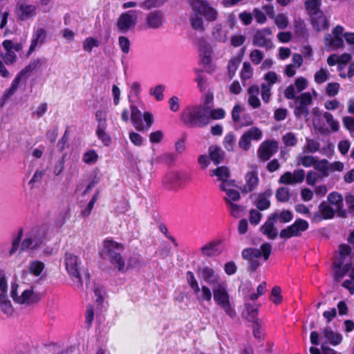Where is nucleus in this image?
<instances>
[{
    "label": "nucleus",
    "instance_id": "72a5a7b5",
    "mask_svg": "<svg viewBox=\"0 0 354 354\" xmlns=\"http://www.w3.org/2000/svg\"><path fill=\"white\" fill-rule=\"evenodd\" d=\"M209 175L211 176L217 177V180L221 181V183L234 181L233 180L229 179L230 175V171L227 167L224 166L218 167L215 169L210 170Z\"/></svg>",
    "mask_w": 354,
    "mask_h": 354
},
{
    "label": "nucleus",
    "instance_id": "412c9836",
    "mask_svg": "<svg viewBox=\"0 0 354 354\" xmlns=\"http://www.w3.org/2000/svg\"><path fill=\"white\" fill-rule=\"evenodd\" d=\"M278 149V144L275 140H266L263 142L259 147L258 156L262 160H268Z\"/></svg>",
    "mask_w": 354,
    "mask_h": 354
},
{
    "label": "nucleus",
    "instance_id": "c03bdc74",
    "mask_svg": "<svg viewBox=\"0 0 354 354\" xmlns=\"http://www.w3.org/2000/svg\"><path fill=\"white\" fill-rule=\"evenodd\" d=\"M44 268V263L37 260L30 262L28 266L30 272L36 277L39 276L42 273Z\"/></svg>",
    "mask_w": 354,
    "mask_h": 354
},
{
    "label": "nucleus",
    "instance_id": "58836bf2",
    "mask_svg": "<svg viewBox=\"0 0 354 354\" xmlns=\"http://www.w3.org/2000/svg\"><path fill=\"white\" fill-rule=\"evenodd\" d=\"M131 120L135 126V127L138 130H144L145 127L142 125L141 122V112L138 109V107L133 104H131Z\"/></svg>",
    "mask_w": 354,
    "mask_h": 354
},
{
    "label": "nucleus",
    "instance_id": "c9c22d12",
    "mask_svg": "<svg viewBox=\"0 0 354 354\" xmlns=\"http://www.w3.org/2000/svg\"><path fill=\"white\" fill-rule=\"evenodd\" d=\"M311 17L312 24L317 31L323 30L328 28V21L323 12L313 15Z\"/></svg>",
    "mask_w": 354,
    "mask_h": 354
},
{
    "label": "nucleus",
    "instance_id": "4be33fe9",
    "mask_svg": "<svg viewBox=\"0 0 354 354\" xmlns=\"http://www.w3.org/2000/svg\"><path fill=\"white\" fill-rule=\"evenodd\" d=\"M222 241L221 239L213 240L204 245L201 249L203 257H213L220 255L223 251L221 248Z\"/></svg>",
    "mask_w": 354,
    "mask_h": 354
},
{
    "label": "nucleus",
    "instance_id": "6ab92c4d",
    "mask_svg": "<svg viewBox=\"0 0 354 354\" xmlns=\"http://www.w3.org/2000/svg\"><path fill=\"white\" fill-rule=\"evenodd\" d=\"M334 277L337 281L342 279L347 274L354 281V266L335 260L333 261Z\"/></svg>",
    "mask_w": 354,
    "mask_h": 354
},
{
    "label": "nucleus",
    "instance_id": "bb28decb",
    "mask_svg": "<svg viewBox=\"0 0 354 354\" xmlns=\"http://www.w3.org/2000/svg\"><path fill=\"white\" fill-rule=\"evenodd\" d=\"M328 202L333 205L337 212L338 216L341 217L346 216V210L343 208V198L341 194L336 192H331L328 196Z\"/></svg>",
    "mask_w": 354,
    "mask_h": 354
},
{
    "label": "nucleus",
    "instance_id": "393cba45",
    "mask_svg": "<svg viewBox=\"0 0 354 354\" xmlns=\"http://www.w3.org/2000/svg\"><path fill=\"white\" fill-rule=\"evenodd\" d=\"M165 17L161 11L149 12L146 17V24L150 28H158L165 23Z\"/></svg>",
    "mask_w": 354,
    "mask_h": 354
},
{
    "label": "nucleus",
    "instance_id": "f8f14e48",
    "mask_svg": "<svg viewBox=\"0 0 354 354\" xmlns=\"http://www.w3.org/2000/svg\"><path fill=\"white\" fill-rule=\"evenodd\" d=\"M5 53H1V57L4 63L7 65L13 64L17 60L15 52H19L23 49L24 45L21 42L14 43L12 40L6 39L2 43Z\"/></svg>",
    "mask_w": 354,
    "mask_h": 354
},
{
    "label": "nucleus",
    "instance_id": "b1692460",
    "mask_svg": "<svg viewBox=\"0 0 354 354\" xmlns=\"http://www.w3.org/2000/svg\"><path fill=\"white\" fill-rule=\"evenodd\" d=\"M335 215L333 209L328 203L322 202L319 204L318 211L312 217L313 221H319L323 219H330Z\"/></svg>",
    "mask_w": 354,
    "mask_h": 354
},
{
    "label": "nucleus",
    "instance_id": "4d7b16f0",
    "mask_svg": "<svg viewBox=\"0 0 354 354\" xmlns=\"http://www.w3.org/2000/svg\"><path fill=\"white\" fill-rule=\"evenodd\" d=\"M118 45L123 54L127 55L130 51L131 42L125 36L118 37Z\"/></svg>",
    "mask_w": 354,
    "mask_h": 354
},
{
    "label": "nucleus",
    "instance_id": "69168bd1",
    "mask_svg": "<svg viewBox=\"0 0 354 354\" xmlns=\"http://www.w3.org/2000/svg\"><path fill=\"white\" fill-rule=\"evenodd\" d=\"M351 248L349 246L343 244L339 246V257H335V260H337L338 261H342L343 265H344L346 258L350 254Z\"/></svg>",
    "mask_w": 354,
    "mask_h": 354
},
{
    "label": "nucleus",
    "instance_id": "09e8293b",
    "mask_svg": "<svg viewBox=\"0 0 354 354\" xmlns=\"http://www.w3.org/2000/svg\"><path fill=\"white\" fill-rule=\"evenodd\" d=\"M306 145L304 147V152L305 153H315L319 149L320 145L318 141L306 138Z\"/></svg>",
    "mask_w": 354,
    "mask_h": 354
},
{
    "label": "nucleus",
    "instance_id": "5fc2aeb1",
    "mask_svg": "<svg viewBox=\"0 0 354 354\" xmlns=\"http://www.w3.org/2000/svg\"><path fill=\"white\" fill-rule=\"evenodd\" d=\"M165 91V86L159 84L156 86L151 88L149 90V94L153 96L156 100L160 101L163 100Z\"/></svg>",
    "mask_w": 354,
    "mask_h": 354
},
{
    "label": "nucleus",
    "instance_id": "052dcab7",
    "mask_svg": "<svg viewBox=\"0 0 354 354\" xmlns=\"http://www.w3.org/2000/svg\"><path fill=\"white\" fill-rule=\"evenodd\" d=\"M282 140L286 147H295L297 144V136L292 132H288L283 135Z\"/></svg>",
    "mask_w": 354,
    "mask_h": 354
},
{
    "label": "nucleus",
    "instance_id": "a18cd8bd",
    "mask_svg": "<svg viewBox=\"0 0 354 354\" xmlns=\"http://www.w3.org/2000/svg\"><path fill=\"white\" fill-rule=\"evenodd\" d=\"M95 120L97 122V127H107V110L106 109H101L96 111L95 114Z\"/></svg>",
    "mask_w": 354,
    "mask_h": 354
},
{
    "label": "nucleus",
    "instance_id": "e433bc0d",
    "mask_svg": "<svg viewBox=\"0 0 354 354\" xmlns=\"http://www.w3.org/2000/svg\"><path fill=\"white\" fill-rule=\"evenodd\" d=\"M314 168L321 178L328 177L330 174L329 162L326 159L317 160Z\"/></svg>",
    "mask_w": 354,
    "mask_h": 354
},
{
    "label": "nucleus",
    "instance_id": "f3484780",
    "mask_svg": "<svg viewBox=\"0 0 354 354\" xmlns=\"http://www.w3.org/2000/svg\"><path fill=\"white\" fill-rule=\"evenodd\" d=\"M47 32L41 28L37 27L33 30L31 37L30 45L27 52V56H30L37 49L40 48L46 41Z\"/></svg>",
    "mask_w": 354,
    "mask_h": 354
},
{
    "label": "nucleus",
    "instance_id": "a19ab883",
    "mask_svg": "<svg viewBox=\"0 0 354 354\" xmlns=\"http://www.w3.org/2000/svg\"><path fill=\"white\" fill-rule=\"evenodd\" d=\"M321 3V0H306L305 6L310 17L322 12Z\"/></svg>",
    "mask_w": 354,
    "mask_h": 354
},
{
    "label": "nucleus",
    "instance_id": "79ce46f5",
    "mask_svg": "<svg viewBox=\"0 0 354 354\" xmlns=\"http://www.w3.org/2000/svg\"><path fill=\"white\" fill-rule=\"evenodd\" d=\"M209 153L211 160L216 165L223 159L224 152L219 147L211 146L209 148Z\"/></svg>",
    "mask_w": 354,
    "mask_h": 354
},
{
    "label": "nucleus",
    "instance_id": "a878e982",
    "mask_svg": "<svg viewBox=\"0 0 354 354\" xmlns=\"http://www.w3.org/2000/svg\"><path fill=\"white\" fill-rule=\"evenodd\" d=\"M245 184L240 186L243 193H249L254 190L259 183L257 174L254 171L248 172L245 176Z\"/></svg>",
    "mask_w": 354,
    "mask_h": 354
},
{
    "label": "nucleus",
    "instance_id": "f704fd0d",
    "mask_svg": "<svg viewBox=\"0 0 354 354\" xmlns=\"http://www.w3.org/2000/svg\"><path fill=\"white\" fill-rule=\"evenodd\" d=\"M180 174L178 171H169L162 178V183L169 189H174L178 185Z\"/></svg>",
    "mask_w": 354,
    "mask_h": 354
},
{
    "label": "nucleus",
    "instance_id": "3c124183",
    "mask_svg": "<svg viewBox=\"0 0 354 354\" xmlns=\"http://www.w3.org/2000/svg\"><path fill=\"white\" fill-rule=\"evenodd\" d=\"M276 198L280 202H287L290 199V189L286 187H281L276 192Z\"/></svg>",
    "mask_w": 354,
    "mask_h": 354
},
{
    "label": "nucleus",
    "instance_id": "39448f33",
    "mask_svg": "<svg viewBox=\"0 0 354 354\" xmlns=\"http://www.w3.org/2000/svg\"><path fill=\"white\" fill-rule=\"evenodd\" d=\"M271 252L270 244L266 243L261 245L259 249L248 248L242 251V257L248 261L249 269L254 271L261 265V258L263 257V261L268 259Z\"/></svg>",
    "mask_w": 354,
    "mask_h": 354
},
{
    "label": "nucleus",
    "instance_id": "f03ea898",
    "mask_svg": "<svg viewBox=\"0 0 354 354\" xmlns=\"http://www.w3.org/2000/svg\"><path fill=\"white\" fill-rule=\"evenodd\" d=\"M10 295L15 304L26 307L37 304L41 299L40 295L34 290L32 286L21 281L12 283Z\"/></svg>",
    "mask_w": 354,
    "mask_h": 354
},
{
    "label": "nucleus",
    "instance_id": "4c0bfd02",
    "mask_svg": "<svg viewBox=\"0 0 354 354\" xmlns=\"http://www.w3.org/2000/svg\"><path fill=\"white\" fill-rule=\"evenodd\" d=\"M0 308L5 314L11 315L14 308L7 294L0 293Z\"/></svg>",
    "mask_w": 354,
    "mask_h": 354
},
{
    "label": "nucleus",
    "instance_id": "774afa93",
    "mask_svg": "<svg viewBox=\"0 0 354 354\" xmlns=\"http://www.w3.org/2000/svg\"><path fill=\"white\" fill-rule=\"evenodd\" d=\"M270 300L276 305H279L282 301L281 290L279 287L275 286L272 288L270 295Z\"/></svg>",
    "mask_w": 354,
    "mask_h": 354
},
{
    "label": "nucleus",
    "instance_id": "7ed1b4c3",
    "mask_svg": "<svg viewBox=\"0 0 354 354\" xmlns=\"http://www.w3.org/2000/svg\"><path fill=\"white\" fill-rule=\"evenodd\" d=\"M183 123L190 127H201L209 123L208 107L205 105H192L181 113Z\"/></svg>",
    "mask_w": 354,
    "mask_h": 354
},
{
    "label": "nucleus",
    "instance_id": "0eeeda50",
    "mask_svg": "<svg viewBox=\"0 0 354 354\" xmlns=\"http://www.w3.org/2000/svg\"><path fill=\"white\" fill-rule=\"evenodd\" d=\"M141 14L142 12L138 10H131L121 13L116 21L118 30L122 33L133 30L138 23L139 15Z\"/></svg>",
    "mask_w": 354,
    "mask_h": 354
},
{
    "label": "nucleus",
    "instance_id": "864d4df0",
    "mask_svg": "<svg viewBox=\"0 0 354 354\" xmlns=\"http://www.w3.org/2000/svg\"><path fill=\"white\" fill-rule=\"evenodd\" d=\"M253 75V68L250 63L245 62L243 64V68L241 72V77L243 80L250 79Z\"/></svg>",
    "mask_w": 354,
    "mask_h": 354
},
{
    "label": "nucleus",
    "instance_id": "c756f323",
    "mask_svg": "<svg viewBox=\"0 0 354 354\" xmlns=\"http://www.w3.org/2000/svg\"><path fill=\"white\" fill-rule=\"evenodd\" d=\"M322 334V337L326 339V342L330 343L333 346H337L342 341V335L339 333L333 331L329 326L325 327Z\"/></svg>",
    "mask_w": 354,
    "mask_h": 354
},
{
    "label": "nucleus",
    "instance_id": "4468645a",
    "mask_svg": "<svg viewBox=\"0 0 354 354\" xmlns=\"http://www.w3.org/2000/svg\"><path fill=\"white\" fill-rule=\"evenodd\" d=\"M272 32L270 28L257 30L252 38V44L257 47L269 50L273 48Z\"/></svg>",
    "mask_w": 354,
    "mask_h": 354
},
{
    "label": "nucleus",
    "instance_id": "423d86ee",
    "mask_svg": "<svg viewBox=\"0 0 354 354\" xmlns=\"http://www.w3.org/2000/svg\"><path fill=\"white\" fill-rule=\"evenodd\" d=\"M213 298L215 304L230 317L236 316L233 302L230 299L226 281L212 288Z\"/></svg>",
    "mask_w": 354,
    "mask_h": 354
},
{
    "label": "nucleus",
    "instance_id": "c85d7f7f",
    "mask_svg": "<svg viewBox=\"0 0 354 354\" xmlns=\"http://www.w3.org/2000/svg\"><path fill=\"white\" fill-rule=\"evenodd\" d=\"M272 195V192L271 189H267L265 192L257 194L255 200V205L261 211L268 209L270 206V198Z\"/></svg>",
    "mask_w": 354,
    "mask_h": 354
},
{
    "label": "nucleus",
    "instance_id": "7c9ffc66",
    "mask_svg": "<svg viewBox=\"0 0 354 354\" xmlns=\"http://www.w3.org/2000/svg\"><path fill=\"white\" fill-rule=\"evenodd\" d=\"M194 294L201 304L203 302H211L213 297L212 290H211L207 285H202L201 287L198 286V290H194Z\"/></svg>",
    "mask_w": 354,
    "mask_h": 354
},
{
    "label": "nucleus",
    "instance_id": "603ef678",
    "mask_svg": "<svg viewBox=\"0 0 354 354\" xmlns=\"http://www.w3.org/2000/svg\"><path fill=\"white\" fill-rule=\"evenodd\" d=\"M227 206L231 215L235 218L241 217L244 212V208L236 202L227 204Z\"/></svg>",
    "mask_w": 354,
    "mask_h": 354
},
{
    "label": "nucleus",
    "instance_id": "e2e57ef3",
    "mask_svg": "<svg viewBox=\"0 0 354 354\" xmlns=\"http://www.w3.org/2000/svg\"><path fill=\"white\" fill-rule=\"evenodd\" d=\"M323 117L328 126L330 127L331 131H338L339 127V122L333 118V116L331 113L325 112L323 115Z\"/></svg>",
    "mask_w": 354,
    "mask_h": 354
},
{
    "label": "nucleus",
    "instance_id": "aec40b11",
    "mask_svg": "<svg viewBox=\"0 0 354 354\" xmlns=\"http://www.w3.org/2000/svg\"><path fill=\"white\" fill-rule=\"evenodd\" d=\"M219 187L220 189L225 194L223 198L227 204L239 201L241 196L239 192L236 189L237 185H236L235 181L221 183Z\"/></svg>",
    "mask_w": 354,
    "mask_h": 354
},
{
    "label": "nucleus",
    "instance_id": "dca6fc26",
    "mask_svg": "<svg viewBox=\"0 0 354 354\" xmlns=\"http://www.w3.org/2000/svg\"><path fill=\"white\" fill-rule=\"evenodd\" d=\"M308 223L301 218L297 219L293 224L282 230L280 232V237L290 239L295 236H299L302 232L308 228Z\"/></svg>",
    "mask_w": 354,
    "mask_h": 354
},
{
    "label": "nucleus",
    "instance_id": "473e14b6",
    "mask_svg": "<svg viewBox=\"0 0 354 354\" xmlns=\"http://www.w3.org/2000/svg\"><path fill=\"white\" fill-rule=\"evenodd\" d=\"M324 44L328 50H335L344 46L342 37H335L329 34L325 37Z\"/></svg>",
    "mask_w": 354,
    "mask_h": 354
},
{
    "label": "nucleus",
    "instance_id": "ddd939ff",
    "mask_svg": "<svg viewBox=\"0 0 354 354\" xmlns=\"http://www.w3.org/2000/svg\"><path fill=\"white\" fill-rule=\"evenodd\" d=\"M38 6L26 1L17 2L15 8V13L21 21H27L33 19L37 14Z\"/></svg>",
    "mask_w": 354,
    "mask_h": 354
},
{
    "label": "nucleus",
    "instance_id": "9b49d317",
    "mask_svg": "<svg viewBox=\"0 0 354 354\" xmlns=\"http://www.w3.org/2000/svg\"><path fill=\"white\" fill-rule=\"evenodd\" d=\"M263 138L262 131L257 127H252L243 132L239 140V147L247 151L251 147L252 141L259 142Z\"/></svg>",
    "mask_w": 354,
    "mask_h": 354
},
{
    "label": "nucleus",
    "instance_id": "bf43d9fd",
    "mask_svg": "<svg viewBox=\"0 0 354 354\" xmlns=\"http://www.w3.org/2000/svg\"><path fill=\"white\" fill-rule=\"evenodd\" d=\"M223 145L228 151H233L235 145V136L232 133L225 135L223 140Z\"/></svg>",
    "mask_w": 354,
    "mask_h": 354
},
{
    "label": "nucleus",
    "instance_id": "6e6552de",
    "mask_svg": "<svg viewBox=\"0 0 354 354\" xmlns=\"http://www.w3.org/2000/svg\"><path fill=\"white\" fill-rule=\"evenodd\" d=\"M199 55L203 65L205 67H212L214 59H218L223 57V53L216 52L213 47L204 38L198 40Z\"/></svg>",
    "mask_w": 354,
    "mask_h": 354
},
{
    "label": "nucleus",
    "instance_id": "f257e3e1",
    "mask_svg": "<svg viewBox=\"0 0 354 354\" xmlns=\"http://www.w3.org/2000/svg\"><path fill=\"white\" fill-rule=\"evenodd\" d=\"M191 11L189 14V21L191 27L194 30L202 32L205 30L204 19L207 21H214L217 19L218 12L207 0H188Z\"/></svg>",
    "mask_w": 354,
    "mask_h": 354
},
{
    "label": "nucleus",
    "instance_id": "ea45409f",
    "mask_svg": "<svg viewBox=\"0 0 354 354\" xmlns=\"http://www.w3.org/2000/svg\"><path fill=\"white\" fill-rule=\"evenodd\" d=\"M212 35L214 39L219 42L225 43L227 40V32L221 24H216L214 27Z\"/></svg>",
    "mask_w": 354,
    "mask_h": 354
},
{
    "label": "nucleus",
    "instance_id": "338daca9",
    "mask_svg": "<svg viewBox=\"0 0 354 354\" xmlns=\"http://www.w3.org/2000/svg\"><path fill=\"white\" fill-rule=\"evenodd\" d=\"M225 112L223 109H211L210 107H208V116L209 120H220L225 117Z\"/></svg>",
    "mask_w": 354,
    "mask_h": 354
},
{
    "label": "nucleus",
    "instance_id": "de8ad7c7",
    "mask_svg": "<svg viewBox=\"0 0 354 354\" xmlns=\"http://www.w3.org/2000/svg\"><path fill=\"white\" fill-rule=\"evenodd\" d=\"M270 216L273 217L274 220L278 218L281 223H288L293 218L292 212L289 210H283L280 212H276Z\"/></svg>",
    "mask_w": 354,
    "mask_h": 354
},
{
    "label": "nucleus",
    "instance_id": "2eb2a0df",
    "mask_svg": "<svg viewBox=\"0 0 354 354\" xmlns=\"http://www.w3.org/2000/svg\"><path fill=\"white\" fill-rule=\"evenodd\" d=\"M198 275L201 280L209 285L212 289L225 281L213 268L208 266L200 268Z\"/></svg>",
    "mask_w": 354,
    "mask_h": 354
},
{
    "label": "nucleus",
    "instance_id": "5701e85b",
    "mask_svg": "<svg viewBox=\"0 0 354 354\" xmlns=\"http://www.w3.org/2000/svg\"><path fill=\"white\" fill-rule=\"evenodd\" d=\"M305 178V171L303 169H297L293 172L287 171L281 176L279 183L286 185H294L301 183Z\"/></svg>",
    "mask_w": 354,
    "mask_h": 354
},
{
    "label": "nucleus",
    "instance_id": "1a4fd4ad",
    "mask_svg": "<svg viewBox=\"0 0 354 354\" xmlns=\"http://www.w3.org/2000/svg\"><path fill=\"white\" fill-rule=\"evenodd\" d=\"M313 95L317 97V93L315 90L310 92H305L299 95H295V108L294 113L296 117H306L308 113V106L311 104L313 100Z\"/></svg>",
    "mask_w": 354,
    "mask_h": 354
},
{
    "label": "nucleus",
    "instance_id": "a211bd4d",
    "mask_svg": "<svg viewBox=\"0 0 354 354\" xmlns=\"http://www.w3.org/2000/svg\"><path fill=\"white\" fill-rule=\"evenodd\" d=\"M308 86V81L304 77H298L294 84L288 86L283 91L286 99L295 98V95L305 90Z\"/></svg>",
    "mask_w": 354,
    "mask_h": 354
},
{
    "label": "nucleus",
    "instance_id": "9d476101",
    "mask_svg": "<svg viewBox=\"0 0 354 354\" xmlns=\"http://www.w3.org/2000/svg\"><path fill=\"white\" fill-rule=\"evenodd\" d=\"M64 265L68 274L72 279H75L80 286H82V281L80 276L81 261L76 255L66 252L64 257Z\"/></svg>",
    "mask_w": 354,
    "mask_h": 354
},
{
    "label": "nucleus",
    "instance_id": "2f4dec72",
    "mask_svg": "<svg viewBox=\"0 0 354 354\" xmlns=\"http://www.w3.org/2000/svg\"><path fill=\"white\" fill-rule=\"evenodd\" d=\"M261 232L270 239H274L277 235V230L274 227V219L271 216L261 227Z\"/></svg>",
    "mask_w": 354,
    "mask_h": 354
},
{
    "label": "nucleus",
    "instance_id": "13d9d810",
    "mask_svg": "<svg viewBox=\"0 0 354 354\" xmlns=\"http://www.w3.org/2000/svg\"><path fill=\"white\" fill-rule=\"evenodd\" d=\"M195 82L197 83V87L201 92L204 93L207 91V80L201 73H198L197 76L195 79Z\"/></svg>",
    "mask_w": 354,
    "mask_h": 354
},
{
    "label": "nucleus",
    "instance_id": "20e7f679",
    "mask_svg": "<svg viewBox=\"0 0 354 354\" xmlns=\"http://www.w3.org/2000/svg\"><path fill=\"white\" fill-rule=\"evenodd\" d=\"M124 247L122 244L111 239H106L103 241L100 256L119 271L124 272L125 270V262L121 256Z\"/></svg>",
    "mask_w": 354,
    "mask_h": 354
},
{
    "label": "nucleus",
    "instance_id": "cd10ccee",
    "mask_svg": "<svg viewBox=\"0 0 354 354\" xmlns=\"http://www.w3.org/2000/svg\"><path fill=\"white\" fill-rule=\"evenodd\" d=\"M42 243L41 239L35 233L31 232L23 240L21 245V250H35Z\"/></svg>",
    "mask_w": 354,
    "mask_h": 354
},
{
    "label": "nucleus",
    "instance_id": "680f3d73",
    "mask_svg": "<svg viewBox=\"0 0 354 354\" xmlns=\"http://www.w3.org/2000/svg\"><path fill=\"white\" fill-rule=\"evenodd\" d=\"M106 127H97L96 134L97 138L105 145H109L111 142V138L106 132Z\"/></svg>",
    "mask_w": 354,
    "mask_h": 354
},
{
    "label": "nucleus",
    "instance_id": "6e6d98bb",
    "mask_svg": "<svg viewBox=\"0 0 354 354\" xmlns=\"http://www.w3.org/2000/svg\"><path fill=\"white\" fill-rule=\"evenodd\" d=\"M317 159L311 156H301L298 158L297 165H302L305 167H315Z\"/></svg>",
    "mask_w": 354,
    "mask_h": 354
},
{
    "label": "nucleus",
    "instance_id": "49530a36",
    "mask_svg": "<svg viewBox=\"0 0 354 354\" xmlns=\"http://www.w3.org/2000/svg\"><path fill=\"white\" fill-rule=\"evenodd\" d=\"M330 77V73L326 68H321L314 75V80L317 84H323L326 82Z\"/></svg>",
    "mask_w": 354,
    "mask_h": 354
},
{
    "label": "nucleus",
    "instance_id": "8fccbe9b",
    "mask_svg": "<svg viewBox=\"0 0 354 354\" xmlns=\"http://www.w3.org/2000/svg\"><path fill=\"white\" fill-rule=\"evenodd\" d=\"M100 43L97 39L89 37L84 39L82 47L84 51L91 53L93 48L98 47Z\"/></svg>",
    "mask_w": 354,
    "mask_h": 354
},
{
    "label": "nucleus",
    "instance_id": "0e129e2a",
    "mask_svg": "<svg viewBox=\"0 0 354 354\" xmlns=\"http://www.w3.org/2000/svg\"><path fill=\"white\" fill-rule=\"evenodd\" d=\"M249 58L254 65H259L263 59V53L259 49H254L250 53Z\"/></svg>",
    "mask_w": 354,
    "mask_h": 354
},
{
    "label": "nucleus",
    "instance_id": "37998d69",
    "mask_svg": "<svg viewBox=\"0 0 354 354\" xmlns=\"http://www.w3.org/2000/svg\"><path fill=\"white\" fill-rule=\"evenodd\" d=\"M98 158V155L95 150L89 149L84 153L82 161L86 165H93L97 162Z\"/></svg>",
    "mask_w": 354,
    "mask_h": 354
}]
</instances>
